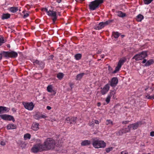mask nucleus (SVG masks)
I'll return each mask as SVG.
<instances>
[{
    "instance_id": "f257e3e1",
    "label": "nucleus",
    "mask_w": 154,
    "mask_h": 154,
    "mask_svg": "<svg viewBox=\"0 0 154 154\" xmlns=\"http://www.w3.org/2000/svg\"><path fill=\"white\" fill-rule=\"evenodd\" d=\"M55 140L51 138H48L44 142L43 145L45 150L54 149L55 145Z\"/></svg>"
},
{
    "instance_id": "f03ea898",
    "label": "nucleus",
    "mask_w": 154,
    "mask_h": 154,
    "mask_svg": "<svg viewBox=\"0 0 154 154\" xmlns=\"http://www.w3.org/2000/svg\"><path fill=\"white\" fill-rule=\"evenodd\" d=\"M92 144L95 148H103L106 147V143L103 141L97 138H94L92 139Z\"/></svg>"
},
{
    "instance_id": "7ed1b4c3",
    "label": "nucleus",
    "mask_w": 154,
    "mask_h": 154,
    "mask_svg": "<svg viewBox=\"0 0 154 154\" xmlns=\"http://www.w3.org/2000/svg\"><path fill=\"white\" fill-rule=\"evenodd\" d=\"M103 2V0H95L90 3L89 5L90 10L94 11L98 8L99 5Z\"/></svg>"
},
{
    "instance_id": "20e7f679",
    "label": "nucleus",
    "mask_w": 154,
    "mask_h": 154,
    "mask_svg": "<svg viewBox=\"0 0 154 154\" xmlns=\"http://www.w3.org/2000/svg\"><path fill=\"white\" fill-rule=\"evenodd\" d=\"M42 11H45L49 16L52 17V20L54 22L56 20L57 17V13L56 11H51L50 10H48V9L46 8H42Z\"/></svg>"
},
{
    "instance_id": "39448f33",
    "label": "nucleus",
    "mask_w": 154,
    "mask_h": 154,
    "mask_svg": "<svg viewBox=\"0 0 154 154\" xmlns=\"http://www.w3.org/2000/svg\"><path fill=\"white\" fill-rule=\"evenodd\" d=\"M32 152L37 153L38 152H41L45 150L43 145L40 143H37L34 145L31 149Z\"/></svg>"
},
{
    "instance_id": "423d86ee",
    "label": "nucleus",
    "mask_w": 154,
    "mask_h": 154,
    "mask_svg": "<svg viewBox=\"0 0 154 154\" xmlns=\"http://www.w3.org/2000/svg\"><path fill=\"white\" fill-rule=\"evenodd\" d=\"M147 56L146 52L145 51H142L141 53L136 54L133 58L136 61L142 60Z\"/></svg>"
},
{
    "instance_id": "0eeeda50",
    "label": "nucleus",
    "mask_w": 154,
    "mask_h": 154,
    "mask_svg": "<svg viewBox=\"0 0 154 154\" xmlns=\"http://www.w3.org/2000/svg\"><path fill=\"white\" fill-rule=\"evenodd\" d=\"M126 58L123 57L119 61L117 66L116 67L115 69L113 71V73H116L120 69L122 65L126 61Z\"/></svg>"
},
{
    "instance_id": "6e6552de",
    "label": "nucleus",
    "mask_w": 154,
    "mask_h": 154,
    "mask_svg": "<svg viewBox=\"0 0 154 154\" xmlns=\"http://www.w3.org/2000/svg\"><path fill=\"white\" fill-rule=\"evenodd\" d=\"M22 103L25 108L29 110H32L34 107V105L32 102H23Z\"/></svg>"
},
{
    "instance_id": "1a4fd4ad",
    "label": "nucleus",
    "mask_w": 154,
    "mask_h": 154,
    "mask_svg": "<svg viewBox=\"0 0 154 154\" xmlns=\"http://www.w3.org/2000/svg\"><path fill=\"white\" fill-rule=\"evenodd\" d=\"M142 123L141 122H138L134 123L129 125L128 126V128L127 129L128 130L126 132H129L131 129L135 130L137 129L139 125H141Z\"/></svg>"
},
{
    "instance_id": "9d476101",
    "label": "nucleus",
    "mask_w": 154,
    "mask_h": 154,
    "mask_svg": "<svg viewBox=\"0 0 154 154\" xmlns=\"http://www.w3.org/2000/svg\"><path fill=\"white\" fill-rule=\"evenodd\" d=\"M0 117L3 119L5 120H12L13 122L15 121V119L14 117L11 116L7 115L6 114H2L0 115Z\"/></svg>"
},
{
    "instance_id": "9b49d317",
    "label": "nucleus",
    "mask_w": 154,
    "mask_h": 154,
    "mask_svg": "<svg viewBox=\"0 0 154 154\" xmlns=\"http://www.w3.org/2000/svg\"><path fill=\"white\" fill-rule=\"evenodd\" d=\"M109 89V85L107 84L103 88H101V93L103 95L106 94Z\"/></svg>"
},
{
    "instance_id": "f8f14e48",
    "label": "nucleus",
    "mask_w": 154,
    "mask_h": 154,
    "mask_svg": "<svg viewBox=\"0 0 154 154\" xmlns=\"http://www.w3.org/2000/svg\"><path fill=\"white\" fill-rule=\"evenodd\" d=\"M118 82V80L116 77L113 78L110 82V85L112 87H115L116 86Z\"/></svg>"
},
{
    "instance_id": "ddd939ff",
    "label": "nucleus",
    "mask_w": 154,
    "mask_h": 154,
    "mask_svg": "<svg viewBox=\"0 0 154 154\" xmlns=\"http://www.w3.org/2000/svg\"><path fill=\"white\" fill-rule=\"evenodd\" d=\"M34 63L35 65V64L38 65V66H39L41 69H42L44 67L45 63L42 61L36 60Z\"/></svg>"
},
{
    "instance_id": "4468645a",
    "label": "nucleus",
    "mask_w": 154,
    "mask_h": 154,
    "mask_svg": "<svg viewBox=\"0 0 154 154\" xmlns=\"http://www.w3.org/2000/svg\"><path fill=\"white\" fill-rule=\"evenodd\" d=\"M9 109L6 107L0 106V114L6 113L9 112Z\"/></svg>"
},
{
    "instance_id": "2eb2a0df",
    "label": "nucleus",
    "mask_w": 154,
    "mask_h": 154,
    "mask_svg": "<svg viewBox=\"0 0 154 154\" xmlns=\"http://www.w3.org/2000/svg\"><path fill=\"white\" fill-rule=\"evenodd\" d=\"M39 124L36 122H34L32 123L31 128L35 131H37L39 129Z\"/></svg>"
},
{
    "instance_id": "dca6fc26",
    "label": "nucleus",
    "mask_w": 154,
    "mask_h": 154,
    "mask_svg": "<svg viewBox=\"0 0 154 154\" xmlns=\"http://www.w3.org/2000/svg\"><path fill=\"white\" fill-rule=\"evenodd\" d=\"M47 91L50 93H54V95H55L56 92L53 89V87L51 85H49L47 87Z\"/></svg>"
},
{
    "instance_id": "f3484780",
    "label": "nucleus",
    "mask_w": 154,
    "mask_h": 154,
    "mask_svg": "<svg viewBox=\"0 0 154 154\" xmlns=\"http://www.w3.org/2000/svg\"><path fill=\"white\" fill-rule=\"evenodd\" d=\"M104 25L102 22L100 23L99 24L96 25L94 26V28L97 30H99L104 27Z\"/></svg>"
},
{
    "instance_id": "a211bd4d",
    "label": "nucleus",
    "mask_w": 154,
    "mask_h": 154,
    "mask_svg": "<svg viewBox=\"0 0 154 154\" xmlns=\"http://www.w3.org/2000/svg\"><path fill=\"white\" fill-rule=\"evenodd\" d=\"M91 144V142L89 140H84L81 143V145L82 146H88Z\"/></svg>"
},
{
    "instance_id": "6ab92c4d",
    "label": "nucleus",
    "mask_w": 154,
    "mask_h": 154,
    "mask_svg": "<svg viewBox=\"0 0 154 154\" xmlns=\"http://www.w3.org/2000/svg\"><path fill=\"white\" fill-rule=\"evenodd\" d=\"M116 93V90H114L110 91L109 94H108L109 96H110V97H112V98L113 99L116 98V97L115 96V95Z\"/></svg>"
},
{
    "instance_id": "aec40b11",
    "label": "nucleus",
    "mask_w": 154,
    "mask_h": 154,
    "mask_svg": "<svg viewBox=\"0 0 154 154\" xmlns=\"http://www.w3.org/2000/svg\"><path fill=\"white\" fill-rule=\"evenodd\" d=\"M18 55L17 53L14 51H11L9 52V57H16Z\"/></svg>"
},
{
    "instance_id": "412c9836",
    "label": "nucleus",
    "mask_w": 154,
    "mask_h": 154,
    "mask_svg": "<svg viewBox=\"0 0 154 154\" xmlns=\"http://www.w3.org/2000/svg\"><path fill=\"white\" fill-rule=\"evenodd\" d=\"M144 17L141 14H138L136 17V20L138 22H141L143 19Z\"/></svg>"
},
{
    "instance_id": "4be33fe9",
    "label": "nucleus",
    "mask_w": 154,
    "mask_h": 154,
    "mask_svg": "<svg viewBox=\"0 0 154 154\" xmlns=\"http://www.w3.org/2000/svg\"><path fill=\"white\" fill-rule=\"evenodd\" d=\"M16 128V126L13 124H9L7 126V129L8 130L14 129Z\"/></svg>"
},
{
    "instance_id": "5701e85b",
    "label": "nucleus",
    "mask_w": 154,
    "mask_h": 154,
    "mask_svg": "<svg viewBox=\"0 0 154 154\" xmlns=\"http://www.w3.org/2000/svg\"><path fill=\"white\" fill-rule=\"evenodd\" d=\"M9 10L11 12L14 13L18 10V8L17 7H12L10 8Z\"/></svg>"
},
{
    "instance_id": "b1692460",
    "label": "nucleus",
    "mask_w": 154,
    "mask_h": 154,
    "mask_svg": "<svg viewBox=\"0 0 154 154\" xmlns=\"http://www.w3.org/2000/svg\"><path fill=\"white\" fill-rule=\"evenodd\" d=\"M117 15L121 17H123L126 16V14L123 13L121 11H118L117 12Z\"/></svg>"
},
{
    "instance_id": "393cba45",
    "label": "nucleus",
    "mask_w": 154,
    "mask_h": 154,
    "mask_svg": "<svg viewBox=\"0 0 154 154\" xmlns=\"http://www.w3.org/2000/svg\"><path fill=\"white\" fill-rule=\"evenodd\" d=\"M84 75V73H82L78 74L76 76V80H80L82 78Z\"/></svg>"
},
{
    "instance_id": "a878e982",
    "label": "nucleus",
    "mask_w": 154,
    "mask_h": 154,
    "mask_svg": "<svg viewBox=\"0 0 154 154\" xmlns=\"http://www.w3.org/2000/svg\"><path fill=\"white\" fill-rule=\"evenodd\" d=\"M10 17V15L8 14H4L2 16V20L7 19L9 18Z\"/></svg>"
},
{
    "instance_id": "bb28decb",
    "label": "nucleus",
    "mask_w": 154,
    "mask_h": 154,
    "mask_svg": "<svg viewBox=\"0 0 154 154\" xmlns=\"http://www.w3.org/2000/svg\"><path fill=\"white\" fill-rule=\"evenodd\" d=\"M64 75V74L63 73L60 72L57 74V77L60 80L62 79Z\"/></svg>"
},
{
    "instance_id": "cd10ccee",
    "label": "nucleus",
    "mask_w": 154,
    "mask_h": 154,
    "mask_svg": "<svg viewBox=\"0 0 154 154\" xmlns=\"http://www.w3.org/2000/svg\"><path fill=\"white\" fill-rule=\"evenodd\" d=\"M153 62L154 61L152 60H150L147 61V62L145 64V65L146 66H149L152 64L153 63Z\"/></svg>"
},
{
    "instance_id": "c85d7f7f",
    "label": "nucleus",
    "mask_w": 154,
    "mask_h": 154,
    "mask_svg": "<svg viewBox=\"0 0 154 154\" xmlns=\"http://www.w3.org/2000/svg\"><path fill=\"white\" fill-rule=\"evenodd\" d=\"M75 59L76 60H80L82 57V55L80 54H77L74 56Z\"/></svg>"
},
{
    "instance_id": "c756f323",
    "label": "nucleus",
    "mask_w": 154,
    "mask_h": 154,
    "mask_svg": "<svg viewBox=\"0 0 154 154\" xmlns=\"http://www.w3.org/2000/svg\"><path fill=\"white\" fill-rule=\"evenodd\" d=\"M112 36L115 38H117L119 36V34L118 32H113L112 33Z\"/></svg>"
},
{
    "instance_id": "7c9ffc66",
    "label": "nucleus",
    "mask_w": 154,
    "mask_h": 154,
    "mask_svg": "<svg viewBox=\"0 0 154 154\" xmlns=\"http://www.w3.org/2000/svg\"><path fill=\"white\" fill-rule=\"evenodd\" d=\"M31 137V135L29 134H26L24 136V138L25 140L27 139H29Z\"/></svg>"
},
{
    "instance_id": "2f4dec72",
    "label": "nucleus",
    "mask_w": 154,
    "mask_h": 154,
    "mask_svg": "<svg viewBox=\"0 0 154 154\" xmlns=\"http://www.w3.org/2000/svg\"><path fill=\"white\" fill-rule=\"evenodd\" d=\"M2 54V55L3 54L5 57H9V52L3 51Z\"/></svg>"
},
{
    "instance_id": "473e14b6",
    "label": "nucleus",
    "mask_w": 154,
    "mask_h": 154,
    "mask_svg": "<svg viewBox=\"0 0 154 154\" xmlns=\"http://www.w3.org/2000/svg\"><path fill=\"white\" fill-rule=\"evenodd\" d=\"M113 148V147H111L109 148H107L106 149V151L107 153L111 151H112Z\"/></svg>"
},
{
    "instance_id": "72a5a7b5",
    "label": "nucleus",
    "mask_w": 154,
    "mask_h": 154,
    "mask_svg": "<svg viewBox=\"0 0 154 154\" xmlns=\"http://www.w3.org/2000/svg\"><path fill=\"white\" fill-rule=\"evenodd\" d=\"M77 118L76 117H71V122H72V123H73L76 122Z\"/></svg>"
},
{
    "instance_id": "f704fd0d",
    "label": "nucleus",
    "mask_w": 154,
    "mask_h": 154,
    "mask_svg": "<svg viewBox=\"0 0 154 154\" xmlns=\"http://www.w3.org/2000/svg\"><path fill=\"white\" fill-rule=\"evenodd\" d=\"M144 3L145 4L148 5L152 1V0H143Z\"/></svg>"
},
{
    "instance_id": "c9c22d12",
    "label": "nucleus",
    "mask_w": 154,
    "mask_h": 154,
    "mask_svg": "<svg viewBox=\"0 0 154 154\" xmlns=\"http://www.w3.org/2000/svg\"><path fill=\"white\" fill-rule=\"evenodd\" d=\"M66 121L67 123L72 124V122H71V118L67 117L66 119Z\"/></svg>"
},
{
    "instance_id": "e433bc0d",
    "label": "nucleus",
    "mask_w": 154,
    "mask_h": 154,
    "mask_svg": "<svg viewBox=\"0 0 154 154\" xmlns=\"http://www.w3.org/2000/svg\"><path fill=\"white\" fill-rule=\"evenodd\" d=\"M110 98L111 97H110V96L108 95L106 99V101L107 103H108L109 102Z\"/></svg>"
},
{
    "instance_id": "4c0bfd02",
    "label": "nucleus",
    "mask_w": 154,
    "mask_h": 154,
    "mask_svg": "<svg viewBox=\"0 0 154 154\" xmlns=\"http://www.w3.org/2000/svg\"><path fill=\"white\" fill-rule=\"evenodd\" d=\"M123 133H125L124 132V131H123V130H122V129L119 131L117 133V135H122Z\"/></svg>"
},
{
    "instance_id": "58836bf2",
    "label": "nucleus",
    "mask_w": 154,
    "mask_h": 154,
    "mask_svg": "<svg viewBox=\"0 0 154 154\" xmlns=\"http://www.w3.org/2000/svg\"><path fill=\"white\" fill-rule=\"evenodd\" d=\"M110 22H111L110 20H107L105 22H102V23L104 25V26L108 25Z\"/></svg>"
},
{
    "instance_id": "ea45409f",
    "label": "nucleus",
    "mask_w": 154,
    "mask_h": 154,
    "mask_svg": "<svg viewBox=\"0 0 154 154\" xmlns=\"http://www.w3.org/2000/svg\"><path fill=\"white\" fill-rule=\"evenodd\" d=\"M146 97L148 99H154V94L152 96H149V95H147L146 96Z\"/></svg>"
},
{
    "instance_id": "a19ab883",
    "label": "nucleus",
    "mask_w": 154,
    "mask_h": 154,
    "mask_svg": "<svg viewBox=\"0 0 154 154\" xmlns=\"http://www.w3.org/2000/svg\"><path fill=\"white\" fill-rule=\"evenodd\" d=\"M111 124L112 125L113 124L112 122L110 120H107L106 121V124L107 125L109 124Z\"/></svg>"
},
{
    "instance_id": "79ce46f5",
    "label": "nucleus",
    "mask_w": 154,
    "mask_h": 154,
    "mask_svg": "<svg viewBox=\"0 0 154 154\" xmlns=\"http://www.w3.org/2000/svg\"><path fill=\"white\" fill-rule=\"evenodd\" d=\"M5 42L2 37L0 38V46L2 44Z\"/></svg>"
},
{
    "instance_id": "37998d69",
    "label": "nucleus",
    "mask_w": 154,
    "mask_h": 154,
    "mask_svg": "<svg viewBox=\"0 0 154 154\" xmlns=\"http://www.w3.org/2000/svg\"><path fill=\"white\" fill-rule=\"evenodd\" d=\"M40 115H38V114H36L34 116V118L36 119H40Z\"/></svg>"
},
{
    "instance_id": "c03bdc74",
    "label": "nucleus",
    "mask_w": 154,
    "mask_h": 154,
    "mask_svg": "<svg viewBox=\"0 0 154 154\" xmlns=\"http://www.w3.org/2000/svg\"><path fill=\"white\" fill-rule=\"evenodd\" d=\"M40 119L45 118L47 117V116L43 114H40Z\"/></svg>"
},
{
    "instance_id": "a18cd8bd",
    "label": "nucleus",
    "mask_w": 154,
    "mask_h": 154,
    "mask_svg": "<svg viewBox=\"0 0 154 154\" xmlns=\"http://www.w3.org/2000/svg\"><path fill=\"white\" fill-rule=\"evenodd\" d=\"M89 125L90 126H93L94 125V121H92L91 122H89Z\"/></svg>"
},
{
    "instance_id": "49530a36",
    "label": "nucleus",
    "mask_w": 154,
    "mask_h": 154,
    "mask_svg": "<svg viewBox=\"0 0 154 154\" xmlns=\"http://www.w3.org/2000/svg\"><path fill=\"white\" fill-rule=\"evenodd\" d=\"M29 15V14L28 13H26L24 15L23 18H26V17H28Z\"/></svg>"
},
{
    "instance_id": "de8ad7c7",
    "label": "nucleus",
    "mask_w": 154,
    "mask_h": 154,
    "mask_svg": "<svg viewBox=\"0 0 154 154\" xmlns=\"http://www.w3.org/2000/svg\"><path fill=\"white\" fill-rule=\"evenodd\" d=\"M0 144L1 145L4 146L5 145V142L4 141H1V142Z\"/></svg>"
},
{
    "instance_id": "09e8293b",
    "label": "nucleus",
    "mask_w": 154,
    "mask_h": 154,
    "mask_svg": "<svg viewBox=\"0 0 154 154\" xmlns=\"http://www.w3.org/2000/svg\"><path fill=\"white\" fill-rule=\"evenodd\" d=\"M128 152L126 150H124L121 152V154H128Z\"/></svg>"
},
{
    "instance_id": "8fccbe9b",
    "label": "nucleus",
    "mask_w": 154,
    "mask_h": 154,
    "mask_svg": "<svg viewBox=\"0 0 154 154\" xmlns=\"http://www.w3.org/2000/svg\"><path fill=\"white\" fill-rule=\"evenodd\" d=\"M128 128H125V129H122V130H123V131H124V132L125 133L128 132H126L127 131V130H128V129H128Z\"/></svg>"
},
{
    "instance_id": "3c124183",
    "label": "nucleus",
    "mask_w": 154,
    "mask_h": 154,
    "mask_svg": "<svg viewBox=\"0 0 154 154\" xmlns=\"http://www.w3.org/2000/svg\"><path fill=\"white\" fill-rule=\"evenodd\" d=\"M150 135L152 137L154 136V131H152L150 133Z\"/></svg>"
},
{
    "instance_id": "603ef678",
    "label": "nucleus",
    "mask_w": 154,
    "mask_h": 154,
    "mask_svg": "<svg viewBox=\"0 0 154 154\" xmlns=\"http://www.w3.org/2000/svg\"><path fill=\"white\" fill-rule=\"evenodd\" d=\"M129 122V121H123L122 122V123L123 124H126L127 123H128Z\"/></svg>"
},
{
    "instance_id": "864d4df0",
    "label": "nucleus",
    "mask_w": 154,
    "mask_h": 154,
    "mask_svg": "<svg viewBox=\"0 0 154 154\" xmlns=\"http://www.w3.org/2000/svg\"><path fill=\"white\" fill-rule=\"evenodd\" d=\"M47 109L48 110H51V107L49 106H47L46 107Z\"/></svg>"
},
{
    "instance_id": "5fc2aeb1",
    "label": "nucleus",
    "mask_w": 154,
    "mask_h": 154,
    "mask_svg": "<svg viewBox=\"0 0 154 154\" xmlns=\"http://www.w3.org/2000/svg\"><path fill=\"white\" fill-rule=\"evenodd\" d=\"M94 123L96 124H99V122L97 120H94Z\"/></svg>"
},
{
    "instance_id": "6e6d98bb",
    "label": "nucleus",
    "mask_w": 154,
    "mask_h": 154,
    "mask_svg": "<svg viewBox=\"0 0 154 154\" xmlns=\"http://www.w3.org/2000/svg\"><path fill=\"white\" fill-rule=\"evenodd\" d=\"M147 61H146V60L145 59H144L143 60V61H142V63H146V62H147Z\"/></svg>"
},
{
    "instance_id": "4d7b16f0",
    "label": "nucleus",
    "mask_w": 154,
    "mask_h": 154,
    "mask_svg": "<svg viewBox=\"0 0 154 154\" xmlns=\"http://www.w3.org/2000/svg\"><path fill=\"white\" fill-rule=\"evenodd\" d=\"M26 144L25 143H23V144H22V145H21V146L22 147H23V148H24V146H26Z\"/></svg>"
},
{
    "instance_id": "13d9d810",
    "label": "nucleus",
    "mask_w": 154,
    "mask_h": 154,
    "mask_svg": "<svg viewBox=\"0 0 154 154\" xmlns=\"http://www.w3.org/2000/svg\"><path fill=\"white\" fill-rule=\"evenodd\" d=\"M101 51H100V50H98L97 52V53L98 54H100L101 53Z\"/></svg>"
},
{
    "instance_id": "bf43d9fd",
    "label": "nucleus",
    "mask_w": 154,
    "mask_h": 154,
    "mask_svg": "<svg viewBox=\"0 0 154 154\" xmlns=\"http://www.w3.org/2000/svg\"><path fill=\"white\" fill-rule=\"evenodd\" d=\"M2 58V54L0 53V60H1Z\"/></svg>"
},
{
    "instance_id": "052dcab7",
    "label": "nucleus",
    "mask_w": 154,
    "mask_h": 154,
    "mask_svg": "<svg viewBox=\"0 0 154 154\" xmlns=\"http://www.w3.org/2000/svg\"><path fill=\"white\" fill-rule=\"evenodd\" d=\"M61 0H57V2L58 3H60L61 2Z\"/></svg>"
},
{
    "instance_id": "680f3d73",
    "label": "nucleus",
    "mask_w": 154,
    "mask_h": 154,
    "mask_svg": "<svg viewBox=\"0 0 154 154\" xmlns=\"http://www.w3.org/2000/svg\"><path fill=\"white\" fill-rule=\"evenodd\" d=\"M101 58H104V55H103H103H101Z\"/></svg>"
},
{
    "instance_id": "e2e57ef3",
    "label": "nucleus",
    "mask_w": 154,
    "mask_h": 154,
    "mask_svg": "<svg viewBox=\"0 0 154 154\" xmlns=\"http://www.w3.org/2000/svg\"><path fill=\"white\" fill-rule=\"evenodd\" d=\"M98 106H99L100 105V103H98L97 104Z\"/></svg>"
},
{
    "instance_id": "0e129e2a",
    "label": "nucleus",
    "mask_w": 154,
    "mask_h": 154,
    "mask_svg": "<svg viewBox=\"0 0 154 154\" xmlns=\"http://www.w3.org/2000/svg\"><path fill=\"white\" fill-rule=\"evenodd\" d=\"M80 154H85V153L84 152H82L80 153Z\"/></svg>"
},
{
    "instance_id": "69168bd1",
    "label": "nucleus",
    "mask_w": 154,
    "mask_h": 154,
    "mask_svg": "<svg viewBox=\"0 0 154 154\" xmlns=\"http://www.w3.org/2000/svg\"><path fill=\"white\" fill-rule=\"evenodd\" d=\"M151 154V153H149L147 154Z\"/></svg>"
},
{
    "instance_id": "338daca9",
    "label": "nucleus",
    "mask_w": 154,
    "mask_h": 154,
    "mask_svg": "<svg viewBox=\"0 0 154 154\" xmlns=\"http://www.w3.org/2000/svg\"><path fill=\"white\" fill-rule=\"evenodd\" d=\"M122 37H124V35H122Z\"/></svg>"
},
{
    "instance_id": "774afa93",
    "label": "nucleus",
    "mask_w": 154,
    "mask_h": 154,
    "mask_svg": "<svg viewBox=\"0 0 154 154\" xmlns=\"http://www.w3.org/2000/svg\"><path fill=\"white\" fill-rule=\"evenodd\" d=\"M8 47H10V46L9 45H8Z\"/></svg>"
}]
</instances>
